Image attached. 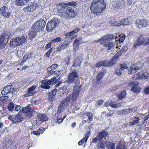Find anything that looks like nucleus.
Masks as SVG:
<instances>
[{"label": "nucleus", "mask_w": 149, "mask_h": 149, "mask_svg": "<svg viewBox=\"0 0 149 149\" xmlns=\"http://www.w3.org/2000/svg\"><path fill=\"white\" fill-rule=\"evenodd\" d=\"M122 6L119 4H116V6L114 7V9L116 11H118L119 9H120L122 8Z\"/></svg>", "instance_id": "nucleus-52"}, {"label": "nucleus", "mask_w": 149, "mask_h": 149, "mask_svg": "<svg viewBox=\"0 0 149 149\" xmlns=\"http://www.w3.org/2000/svg\"><path fill=\"white\" fill-rule=\"evenodd\" d=\"M106 40L104 36H103L99 39L95 41L96 43H100V44H104L106 42Z\"/></svg>", "instance_id": "nucleus-31"}, {"label": "nucleus", "mask_w": 149, "mask_h": 149, "mask_svg": "<svg viewBox=\"0 0 149 149\" xmlns=\"http://www.w3.org/2000/svg\"><path fill=\"white\" fill-rule=\"evenodd\" d=\"M112 143H112L111 142H110L109 141H108V143L107 144V147H111Z\"/></svg>", "instance_id": "nucleus-64"}, {"label": "nucleus", "mask_w": 149, "mask_h": 149, "mask_svg": "<svg viewBox=\"0 0 149 149\" xmlns=\"http://www.w3.org/2000/svg\"><path fill=\"white\" fill-rule=\"evenodd\" d=\"M81 61L79 58H77L75 60L72 66L74 67L79 66L81 65Z\"/></svg>", "instance_id": "nucleus-29"}, {"label": "nucleus", "mask_w": 149, "mask_h": 149, "mask_svg": "<svg viewBox=\"0 0 149 149\" xmlns=\"http://www.w3.org/2000/svg\"><path fill=\"white\" fill-rule=\"evenodd\" d=\"M61 40L62 38H61V37H58L54 39L51 41L52 42V44H54L56 42H60L61 41Z\"/></svg>", "instance_id": "nucleus-43"}, {"label": "nucleus", "mask_w": 149, "mask_h": 149, "mask_svg": "<svg viewBox=\"0 0 149 149\" xmlns=\"http://www.w3.org/2000/svg\"><path fill=\"white\" fill-rule=\"evenodd\" d=\"M143 92L146 94H149V87L146 88L144 90Z\"/></svg>", "instance_id": "nucleus-54"}, {"label": "nucleus", "mask_w": 149, "mask_h": 149, "mask_svg": "<svg viewBox=\"0 0 149 149\" xmlns=\"http://www.w3.org/2000/svg\"><path fill=\"white\" fill-rule=\"evenodd\" d=\"M9 120L11 121L14 123H18L21 122L23 120V117L19 113L17 114H12L8 116Z\"/></svg>", "instance_id": "nucleus-10"}, {"label": "nucleus", "mask_w": 149, "mask_h": 149, "mask_svg": "<svg viewBox=\"0 0 149 149\" xmlns=\"http://www.w3.org/2000/svg\"><path fill=\"white\" fill-rule=\"evenodd\" d=\"M33 133L36 135L38 136H39L40 134V132H38V131L37 130V131H33Z\"/></svg>", "instance_id": "nucleus-58"}, {"label": "nucleus", "mask_w": 149, "mask_h": 149, "mask_svg": "<svg viewBox=\"0 0 149 149\" xmlns=\"http://www.w3.org/2000/svg\"><path fill=\"white\" fill-rule=\"evenodd\" d=\"M120 68H118L116 69L115 72L118 75H120L122 74V72Z\"/></svg>", "instance_id": "nucleus-49"}, {"label": "nucleus", "mask_w": 149, "mask_h": 149, "mask_svg": "<svg viewBox=\"0 0 149 149\" xmlns=\"http://www.w3.org/2000/svg\"><path fill=\"white\" fill-rule=\"evenodd\" d=\"M109 23L111 24V25L113 26H118L122 25L121 20L120 21H116L112 23L111 20L109 22Z\"/></svg>", "instance_id": "nucleus-36"}, {"label": "nucleus", "mask_w": 149, "mask_h": 149, "mask_svg": "<svg viewBox=\"0 0 149 149\" xmlns=\"http://www.w3.org/2000/svg\"><path fill=\"white\" fill-rule=\"evenodd\" d=\"M125 39V37L123 36H122L119 38V40L120 42L122 43L124 41Z\"/></svg>", "instance_id": "nucleus-60"}, {"label": "nucleus", "mask_w": 149, "mask_h": 149, "mask_svg": "<svg viewBox=\"0 0 149 149\" xmlns=\"http://www.w3.org/2000/svg\"><path fill=\"white\" fill-rule=\"evenodd\" d=\"M12 85H10L5 87L1 91V93L3 95H5L9 92L12 93L14 92V89L12 87Z\"/></svg>", "instance_id": "nucleus-17"}, {"label": "nucleus", "mask_w": 149, "mask_h": 149, "mask_svg": "<svg viewBox=\"0 0 149 149\" xmlns=\"http://www.w3.org/2000/svg\"><path fill=\"white\" fill-rule=\"evenodd\" d=\"M71 32L68 33H65L64 34V35L65 36V38L66 40L67 39V40H68V38L70 37V36L72 35V34L71 33Z\"/></svg>", "instance_id": "nucleus-51"}, {"label": "nucleus", "mask_w": 149, "mask_h": 149, "mask_svg": "<svg viewBox=\"0 0 149 149\" xmlns=\"http://www.w3.org/2000/svg\"><path fill=\"white\" fill-rule=\"evenodd\" d=\"M139 84L138 82L134 81L130 82L129 85L132 87L131 91L134 93H137L140 92L141 89L138 86Z\"/></svg>", "instance_id": "nucleus-13"}, {"label": "nucleus", "mask_w": 149, "mask_h": 149, "mask_svg": "<svg viewBox=\"0 0 149 149\" xmlns=\"http://www.w3.org/2000/svg\"><path fill=\"white\" fill-rule=\"evenodd\" d=\"M145 38H144L142 34L140 35L138 37L137 39L135 41L133 45L134 48H136L138 46H140L143 44V41Z\"/></svg>", "instance_id": "nucleus-16"}, {"label": "nucleus", "mask_w": 149, "mask_h": 149, "mask_svg": "<svg viewBox=\"0 0 149 149\" xmlns=\"http://www.w3.org/2000/svg\"><path fill=\"white\" fill-rule=\"evenodd\" d=\"M37 117L39 120L41 122L47 121L49 119L47 115L42 113H38Z\"/></svg>", "instance_id": "nucleus-25"}, {"label": "nucleus", "mask_w": 149, "mask_h": 149, "mask_svg": "<svg viewBox=\"0 0 149 149\" xmlns=\"http://www.w3.org/2000/svg\"><path fill=\"white\" fill-rule=\"evenodd\" d=\"M46 22L45 20L41 19L35 22L29 30V38L31 39L35 38L37 33L42 30L45 27Z\"/></svg>", "instance_id": "nucleus-3"}, {"label": "nucleus", "mask_w": 149, "mask_h": 149, "mask_svg": "<svg viewBox=\"0 0 149 149\" xmlns=\"http://www.w3.org/2000/svg\"><path fill=\"white\" fill-rule=\"evenodd\" d=\"M109 106L113 108H116L117 107H119L121 106L120 103L115 104L112 102H110L109 104Z\"/></svg>", "instance_id": "nucleus-41"}, {"label": "nucleus", "mask_w": 149, "mask_h": 149, "mask_svg": "<svg viewBox=\"0 0 149 149\" xmlns=\"http://www.w3.org/2000/svg\"><path fill=\"white\" fill-rule=\"evenodd\" d=\"M7 7L5 6L2 7L0 9V14L5 18H8L10 16V13L9 12L6 11Z\"/></svg>", "instance_id": "nucleus-19"}, {"label": "nucleus", "mask_w": 149, "mask_h": 149, "mask_svg": "<svg viewBox=\"0 0 149 149\" xmlns=\"http://www.w3.org/2000/svg\"><path fill=\"white\" fill-rule=\"evenodd\" d=\"M106 70L102 68L99 73L97 74L96 76V82L98 83H100L101 79L103 77L104 74L106 72Z\"/></svg>", "instance_id": "nucleus-21"}, {"label": "nucleus", "mask_w": 149, "mask_h": 149, "mask_svg": "<svg viewBox=\"0 0 149 149\" xmlns=\"http://www.w3.org/2000/svg\"><path fill=\"white\" fill-rule=\"evenodd\" d=\"M104 36L107 41H109L114 38V36L112 35L108 34L104 35Z\"/></svg>", "instance_id": "nucleus-40"}, {"label": "nucleus", "mask_w": 149, "mask_h": 149, "mask_svg": "<svg viewBox=\"0 0 149 149\" xmlns=\"http://www.w3.org/2000/svg\"><path fill=\"white\" fill-rule=\"evenodd\" d=\"M10 33L5 31L0 35V49L4 48L5 45L10 39Z\"/></svg>", "instance_id": "nucleus-6"}, {"label": "nucleus", "mask_w": 149, "mask_h": 149, "mask_svg": "<svg viewBox=\"0 0 149 149\" xmlns=\"http://www.w3.org/2000/svg\"><path fill=\"white\" fill-rule=\"evenodd\" d=\"M106 8V3L104 0H93L91 5L90 9L94 15H98Z\"/></svg>", "instance_id": "nucleus-2"}, {"label": "nucleus", "mask_w": 149, "mask_h": 149, "mask_svg": "<svg viewBox=\"0 0 149 149\" xmlns=\"http://www.w3.org/2000/svg\"><path fill=\"white\" fill-rule=\"evenodd\" d=\"M79 76L77 72L76 71H73L70 73L68 76V80L67 82L70 83H75L76 85H77V82H76L77 79L78 78Z\"/></svg>", "instance_id": "nucleus-12"}, {"label": "nucleus", "mask_w": 149, "mask_h": 149, "mask_svg": "<svg viewBox=\"0 0 149 149\" xmlns=\"http://www.w3.org/2000/svg\"><path fill=\"white\" fill-rule=\"evenodd\" d=\"M80 29L79 28H77V29H75L72 31H71V33L72 34V35H73L74 34L80 31Z\"/></svg>", "instance_id": "nucleus-50"}, {"label": "nucleus", "mask_w": 149, "mask_h": 149, "mask_svg": "<svg viewBox=\"0 0 149 149\" xmlns=\"http://www.w3.org/2000/svg\"><path fill=\"white\" fill-rule=\"evenodd\" d=\"M25 38L23 37H16L11 39L9 43V46L11 47H15L17 46L22 45L25 43Z\"/></svg>", "instance_id": "nucleus-7"}, {"label": "nucleus", "mask_w": 149, "mask_h": 149, "mask_svg": "<svg viewBox=\"0 0 149 149\" xmlns=\"http://www.w3.org/2000/svg\"><path fill=\"white\" fill-rule=\"evenodd\" d=\"M116 149H126V147L124 145H123L121 143L117 145Z\"/></svg>", "instance_id": "nucleus-44"}, {"label": "nucleus", "mask_w": 149, "mask_h": 149, "mask_svg": "<svg viewBox=\"0 0 149 149\" xmlns=\"http://www.w3.org/2000/svg\"><path fill=\"white\" fill-rule=\"evenodd\" d=\"M20 108L21 107L19 105H16L15 108V110L17 111H18L20 110Z\"/></svg>", "instance_id": "nucleus-63"}, {"label": "nucleus", "mask_w": 149, "mask_h": 149, "mask_svg": "<svg viewBox=\"0 0 149 149\" xmlns=\"http://www.w3.org/2000/svg\"><path fill=\"white\" fill-rule=\"evenodd\" d=\"M137 70L134 65H131L130 68L129 70V73L131 74H134L136 72Z\"/></svg>", "instance_id": "nucleus-32"}, {"label": "nucleus", "mask_w": 149, "mask_h": 149, "mask_svg": "<svg viewBox=\"0 0 149 149\" xmlns=\"http://www.w3.org/2000/svg\"><path fill=\"white\" fill-rule=\"evenodd\" d=\"M144 41H143V45H149V38L146 37L145 38Z\"/></svg>", "instance_id": "nucleus-46"}, {"label": "nucleus", "mask_w": 149, "mask_h": 149, "mask_svg": "<svg viewBox=\"0 0 149 149\" xmlns=\"http://www.w3.org/2000/svg\"><path fill=\"white\" fill-rule=\"evenodd\" d=\"M91 132L90 131L86 132V134L85 136V137H84V138L86 140V141H87V140L89 137L90 135L91 134Z\"/></svg>", "instance_id": "nucleus-48"}, {"label": "nucleus", "mask_w": 149, "mask_h": 149, "mask_svg": "<svg viewBox=\"0 0 149 149\" xmlns=\"http://www.w3.org/2000/svg\"><path fill=\"white\" fill-rule=\"evenodd\" d=\"M114 43L113 42H109L104 44L103 47L107 48V50L111 49L114 46Z\"/></svg>", "instance_id": "nucleus-28"}, {"label": "nucleus", "mask_w": 149, "mask_h": 149, "mask_svg": "<svg viewBox=\"0 0 149 149\" xmlns=\"http://www.w3.org/2000/svg\"><path fill=\"white\" fill-rule=\"evenodd\" d=\"M52 43V41H51L50 42L48 43L45 47V49H47L50 48L51 47Z\"/></svg>", "instance_id": "nucleus-57"}, {"label": "nucleus", "mask_w": 149, "mask_h": 149, "mask_svg": "<svg viewBox=\"0 0 149 149\" xmlns=\"http://www.w3.org/2000/svg\"><path fill=\"white\" fill-rule=\"evenodd\" d=\"M58 65L56 64H54L50 66L51 68H52L53 69L55 70L58 67Z\"/></svg>", "instance_id": "nucleus-55"}, {"label": "nucleus", "mask_w": 149, "mask_h": 149, "mask_svg": "<svg viewBox=\"0 0 149 149\" xmlns=\"http://www.w3.org/2000/svg\"><path fill=\"white\" fill-rule=\"evenodd\" d=\"M122 25H129L131 24L132 21V18L130 16L122 19L121 20Z\"/></svg>", "instance_id": "nucleus-23"}, {"label": "nucleus", "mask_w": 149, "mask_h": 149, "mask_svg": "<svg viewBox=\"0 0 149 149\" xmlns=\"http://www.w3.org/2000/svg\"><path fill=\"white\" fill-rule=\"evenodd\" d=\"M77 4L76 2L74 1L67 3H59L56 7L58 15L66 18L74 17L76 15V12L72 8L68 6L74 7L76 6Z\"/></svg>", "instance_id": "nucleus-1"}, {"label": "nucleus", "mask_w": 149, "mask_h": 149, "mask_svg": "<svg viewBox=\"0 0 149 149\" xmlns=\"http://www.w3.org/2000/svg\"><path fill=\"white\" fill-rule=\"evenodd\" d=\"M103 102V101L102 100H98L97 102V105H100L102 104Z\"/></svg>", "instance_id": "nucleus-61"}, {"label": "nucleus", "mask_w": 149, "mask_h": 149, "mask_svg": "<svg viewBox=\"0 0 149 149\" xmlns=\"http://www.w3.org/2000/svg\"><path fill=\"white\" fill-rule=\"evenodd\" d=\"M36 88V86L33 85L29 88L27 90L26 93L24 94V96L27 97L33 96L34 93V92L33 93V92L35 90Z\"/></svg>", "instance_id": "nucleus-20"}, {"label": "nucleus", "mask_w": 149, "mask_h": 149, "mask_svg": "<svg viewBox=\"0 0 149 149\" xmlns=\"http://www.w3.org/2000/svg\"><path fill=\"white\" fill-rule=\"evenodd\" d=\"M84 115L88 117V120L90 121H92L93 114L91 112H86L84 113Z\"/></svg>", "instance_id": "nucleus-38"}, {"label": "nucleus", "mask_w": 149, "mask_h": 149, "mask_svg": "<svg viewBox=\"0 0 149 149\" xmlns=\"http://www.w3.org/2000/svg\"><path fill=\"white\" fill-rule=\"evenodd\" d=\"M135 25L138 28L146 27L148 26V21L145 19H137L135 22Z\"/></svg>", "instance_id": "nucleus-14"}, {"label": "nucleus", "mask_w": 149, "mask_h": 149, "mask_svg": "<svg viewBox=\"0 0 149 149\" xmlns=\"http://www.w3.org/2000/svg\"><path fill=\"white\" fill-rule=\"evenodd\" d=\"M59 22V19L55 17L51 19V21L48 22L46 26L47 31L49 32L51 31L58 25Z\"/></svg>", "instance_id": "nucleus-9"}, {"label": "nucleus", "mask_w": 149, "mask_h": 149, "mask_svg": "<svg viewBox=\"0 0 149 149\" xmlns=\"http://www.w3.org/2000/svg\"><path fill=\"white\" fill-rule=\"evenodd\" d=\"M31 107L29 106H26L22 108V111L24 113H26V116L30 118L33 116V111H31Z\"/></svg>", "instance_id": "nucleus-15"}, {"label": "nucleus", "mask_w": 149, "mask_h": 149, "mask_svg": "<svg viewBox=\"0 0 149 149\" xmlns=\"http://www.w3.org/2000/svg\"><path fill=\"white\" fill-rule=\"evenodd\" d=\"M86 141V139L84 138H83L82 139L79 141L78 144L79 146L82 145L85 142L86 143L87 141Z\"/></svg>", "instance_id": "nucleus-47"}, {"label": "nucleus", "mask_w": 149, "mask_h": 149, "mask_svg": "<svg viewBox=\"0 0 149 149\" xmlns=\"http://www.w3.org/2000/svg\"><path fill=\"white\" fill-rule=\"evenodd\" d=\"M108 135L107 131L104 130L100 132L97 135L96 137L93 138L91 142V144L92 142L95 143L98 141H99L97 145V148L99 149H105V145L104 141H102V139Z\"/></svg>", "instance_id": "nucleus-5"}, {"label": "nucleus", "mask_w": 149, "mask_h": 149, "mask_svg": "<svg viewBox=\"0 0 149 149\" xmlns=\"http://www.w3.org/2000/svg\"><path fill=\"white\" fill-rule=\"evenodd\" d=\"M56 72L55 73L56 77H58L61 74V72L60 70H57L56 71Z\"/></svg>", "instance_id": "nucleus-56"}, {"label": "nucleus", "mask_w": 149, "mask_h": 149, "mask_svg": "<svg viewBox=\"0 0 149 149\" xmlns=\"http://www.w3.org/2000/svg\"><path fill=\"white\" fill-rule=\"evenodd\" d=\"M15 106L14 103L13 102H10L8 106V109L9 111H12L14 108Z\"/></svg>", "instance_id": "nucleus-42"}, {"label": "nucleus", "mask_w": 149, "mask_h": 149, "mask_svg": "<svg viewBox=\"0 0 149 149\" xmlns=\"http://www.w3.org/2000/svg\"><path fill=\"white\" fill-rule=\"evenodd\" d=\"M148 77V74L147 71H141L135 74L132 77L133 80L138 79H147Z\"/></svg>", "instance_id": "nucleus-11"}, {"label": "nucleus", "mask_w": 149, "mask_h": 149, "mask_svg": "<svg viewBox=\"0 0 149 149\" xmlns=\"http://www.w3.org/2000/svg\"><path fill=\"white\" fill-rule=\"evenodd\" d=\"M24 1L23 0H16L15 3L17 6H23L25 5Z\"/></svg>", "instance_id": "nucleus-37"}, {"label": "nucleus", "mask_w": 149, "mask_h": 149, "mask_svg": "<svg viewBox=\"0 0 149 149\" xmlns=\"http://www.w3.org/2000/svg\"><path fill=\"white\" fill-rule=\"evenodd\" d=\"M138 108L136 107L132 108L130 109L131 113H134L137 111Z\"/></svg>", "instance_id": "nucleus-53"}, {"label": "nucleus", "mask_w": 149, "mask_h": 149, "mask_svg": "<svg viewBox=\"0 0 149 149\" xmlns=\"http://www.w3.org/2000/svg\"><path fill=\"white\" fill-rule=\"evenodd\" d=\"M41 85L40 87L42 88L47 89H49L50 88L49 85L50 84L48 81V79H45L41 81Z\"/></svg>", "instance_id": "nucleus-24"}, {"label": "nucleus", "mask_w": 149, "mask_h": 149, "mask_svg": "<svg viewBox=\"0 0 149 149\" xmlns=\"http://www.w3.org/2000/svg\"><path fill=\"white\" fill-rule=\"evenodd\" d=\"M124 112L125 114H128L131 113V111L130 109H125Z\"/></svg>", "instance_id": "nucleus-59"}, {"label": "nucleus", "mask_w": 149, "mask_h": 149, "mask_svg": "<svg viewBox=\"0 0 149 149\" xmlns=\"http://www.w3.org/2000/svg\"><path fill=\"white\" fill-rule=\"evenodd\" d=\"M28 8L29 9L28 10L29 12L33 11L35 9L34 3L31 2L28 5Z\"/></svg>", "instance_id": "nucleus-39"}, {"label": "nucleus", "mask_w": 149, "mask_h": 149, "mask_svg": "<svg viewBox=\"0 0 149 149\" xmlns=\"http://www.w3.org/2000/svg\"><path fill=\"white\" fill-rule=\"evenodd\" d=\"M81 38L79 37L76 39L74 41L73 43V47L74 49L75 50H77L79 49V45H80L81 42Z\"/></svg>", "instance_id": "nucleus-26"}, {"label": "nucleus", "mask_w": 149, "mask_h": 149, "mask_svg": "<svg viewBox=\"0 0 149 149\" xmlns=\"http://www.w3.org/2000/svg\"><path fill=\"white\" fill-rule=\"evenodd\" d=\"M69 43L67 41V39H64L63 43L59 45L56 49V51H60L65 49L69 45Z\"/></svg>", "instance_id": "nucleus-22"}, {"label": "nucleus", "mask_w": 149, "mask_h": 149, "mask_svg": "<svg viewBox=\"0 0 149 149\" xmlns=\"http://www.w3.org/2000/svg\"><path fill=\"white\" fill-rule=\"evenodd\" d=\"M139 117L134 116L133 119L134 120H133L132 121L130 122V124L132 125H134L137 124L139 122Z\"/></svg>", "instance_id": "nucleus-30"}, {"label": "nucleus", "mask_w": 149, "mask_h": 149, "mask_svg": "<svg viewBox=\"0 0 149 149\" xmlns=\"http://www.w3.org/2000/svg\"><path fill=\"white\" fill-rule=\"evenodd\" d=\"M126 92L125 91H123L119 94L118 97V99L119 100H122L125 96Z\"/></svg>", "instance_id": "nucleus-34"}, {"label": "nucleus", "mask_w": 149, "mask_h": 149, "mask_svg": "<svg viewBox=\"0 0 149 149\" xmlns=\"http://www.w3.org/2000/svg\"><path fill=\"white\" fill-rule=\"evenodd\" d=\"M70 58L68 57L66 59H65L66 64L67 65H69L70 63Z\"/></svg>", "instance_id": "nucleus-62"}, {"label": "nucleus", "mask_w": 149, "mask_h": 149, "mask_svg": "<svg viewBox=\"0 0 149 149\" xmlns=\"http://www.w3.org/2000/svg\"><path fill=\"white\" fill-rule=\"evenodd\" d=\"M57 91V90L55 88L52 91L49 93L48 99L51 101H52L54 98L55 95H56Z\"/></svg>", "instance_id": "nucleus-27"}, {"label": "nucleus", "mask_w": 149, "mask_h": 149, "mask_svg": "<svg viewBox=\"0 0 149 149\" xmlns=\"http://www.w3.org/2000/svg\"><path fill=\"white\" fill-rule=\"evenodd\" d=\"M56 79V77L54 76L50 79L48 80V81H49V83L50 85L52 84V85H54L57 83L58 81H57Z\"/></svg>", "instance_id": "nucleus-35"}, {"label": "nucleus", "mask_w": 149, "mask_h": 149, "mask_svg": "<svg viewBox=\"0 0 149 149\" xmlns=\"http://www.w3.org/2000/svg\"><path fill=\"white\" fill-rule=\"evenodd\" d=\"M123 51V49L119 50L113 57L111 61L107 60L98 61L96 64L95 67L97 68L101 66L110 67L114 65L117 63L118 59Z\"/></svg>", "instance_id": "nucleus-4"}, {"label": "nucleus", "mask_w": 149, "mask_h": 149, "mask_svg": "<svg viewBox=\"0 0 149 149\" xmlns=\"http://www.w3.org/2000/svg\"><path fill=\"white\" fill-rule=\"evenodd\" d=\"M70 100H71V99L70 97L68 95L62 102L58 107V109L60 108H63V107H66L69 105Z\"/></svg>", "instance_id": "nucleus-18"}, {"label": "nucleus", "mask_w": 149, "mask_h": 149, "mask_svg": "<svg viewBox=\"0 0 149 149\" xmlns=\"http://www.w3.org/2000/svg\"><path fill=\"white\" fill-rule=\"evenodd\" d=\"M119 67L120 68L121 70H122L127 69L128 68V67L127 65L125 63L120 64L119 65Z\"/></svg>", "instance_id": "nucleus-45"}, {"label": "nucleus", "mask_w": 149, "mask_h": 149, "mask_svg": "<svg viewBox=\"0 0 149 149\" xmlns=\"http://www.w3.org/2000/svg\"><path fill=\"white\" fill-rule=\"evenodd\" d=\"M55 70L50 67H49L47 69V72L49 76H51L55 74L56 72Z\"/></svg>", "instance_id": "nucleus-33"}, {"label": "nucleus", "mask_w": 149, "mask_h": 149, "mask_svg": "<svg viewBox=\"0 0 149 149\" xmlns=\"http://www.w3.org/2000/svg\"><path fill=\"white\" fill-rule=\"evenodd\" d=\"M82 86V85H81L79 86L75 85L74 87L73 91L72 93L68 95L72 102L75 101L78 97L81 91V88Z\"/></svg>", "instance_id": "nucleus-8"}]
</instances>
